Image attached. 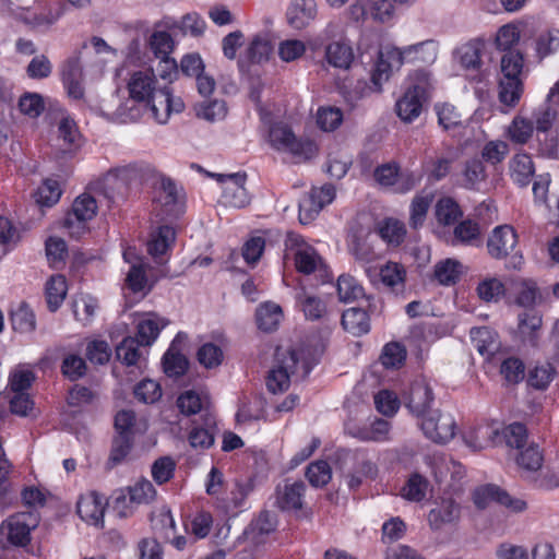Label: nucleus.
<instances>
[{
	"mask_svg": "<svg viewBox=\"0 0 559 559\" xmlns=\"http://www.w3.org/2000/svg\"><path fill=\"white\" fill-rule=\"evenodd\" d=\"M130 100L121 104L110 114L111 119L119 123L136 121L143 115V107L155 97L162 88L152 69L134 71L128 81Z\"/></svg>",
	"mask_w": 559,
	"mask_h": 559,
	"instance_id": "nucleus-1",
	"label": "nucleus"
},
{
	"mask_svg": "<svg viewBox=\"0 0 559 559\" xmlns=\"http://www.w3.org/2000/svg\"><path fill=\"white\" fill-rule=\"evenodd\" d=\"M419 49H427V56L423 58L424 61L433 62L436 60L437 45L433 40H425L402 49L397 47H390L384 51H380L378 60L371 72L373 90L380 92L383 83L389 81L392 71L394 69H400L407 59V56L412 51H418Z\"/></svg>",
	"mask_w": 559,
	"mask_h": 559,
	"instance_id": "nucleus-2",
	"label": "nucleus"
},
{
	"mask_svg": "<svg viewBox=\"0 0 559 559\" xmlns=\"http://www.w3.org/2000/svg\"><path fill=\"white\" fill-rule=\"evenodd\" d=\"M156 176L152 165L135 162L110 169L104 177V185L112 193L124 197L130 190L140 188Z\"/></svg>",
	"mask_w": 559,
	"mask_h": 559,
	"instance_id": "nucleus-3",
	"label": "nucleus"
},
{
	"mask_svg": "<svg viewBox=\"0 0 559 559\" xmlns=\"http://www.w3.org/2000/svg\"><path fill=\"white\" fill-rule=\"evenodd\" d=\"M97 210V202L93 195H78L60 223L62 234L68 235L71 240H80L88 231L87 224L96 216Z\"/></svg>",
	"mask_w": 559,
	"mask_h": 559,
	"instance_id": "nucleus-4",
	"label": "nucleus"
},
{
	"mask_svg": "<svg viewBox=\"0 0 559 559\" xmlns=\"http://www.w3.org/2000/svg\"><path fill=\"white\" fill-rule=\"evenodd\" d=\"M299 355L296 350H281L275 354V365L266 378V386L272 393L288 389L290 377L298 371Z\"/></svg>",
	"mask_w": 559,
	"mask_h": 559,
	"instance_id": "nucleus-5",
	"label": "nucleus"
},
{
	"mask_svg": "<svg viewBox=\"0 0 559 559\" xmlns=\"http://www.w3.org/2000/svg\"><path fill=\"white\" fill-rule=\"evenodd\" d=\"M136 247H127L122 255L127 263L130 264V270L126 276V288L132 294L146 296L152 286L148 285L146 271L151 270L146 259L136 254Z\"/></svg>",
	"mask_w": 559,
	"mask_h": 559,
	"instance_id": "nucleus-6",
	"label": "nucleus"
},
{
	"mask_svg": "<svg viewBox=\"0 0 559 559\" xmlns=\"http://www.w3.org/2000/svg\"><path fill=\"white\" fill-rule=\"evenodd\" d=\"M39 524L36 512H20L9 516L0 526L7 531L8 542L14 546L24 547L31 542V532Z\"/></svg>",
	"mask_w": 559,
	"mask_h": 559,
	"instance_id": "nucleus-7",
	"label": "nucleus"
},
{
	"mask_svg": "<svg viewBox=\"0 0 559 559\" xmlns=\"http://www.w3.org/2000/svg\"><path fill=\"white\" fill-rule=\"evenodd\" d=\"M207 176L216 178L222 183V201L225 205L241 209L250 203V197L245 188L247 175L245 173H235L229 175L211 174Z\"/></svg>",
	"mask_w": 559,
	"mask_h": 559,
	"instance_id": "nucleus-8",
	"label": "nucleus"
},
{
	"mask_svg": "<svg viewBox=\"0 0 559 559\" xmlns=\"http://www.w3.org/2000/svg\"><path fill=\"white\" fill-rule=\"evenodd\" d=\"M156 201L169 216L179 217L186 211L183 188L163 175L159 176V186L156 188Z\"/></svg>",
	"mask_w": 559,
	"mask_h": 559,
	"instance_id": "nucleus-9",
	"label": "nucleus"
},
{
	"mask_svg": "<svg viewBox=\"0 0 559 559\" xmlns=\"http://www.w3.org/2000/svg\"><path fill=\"white\" fill-rule=\"evenodd\" d=\"M420 427L428 439L436 443L444 444L454 438L456 423L450 413L436 411L423 418Z\"/></svg>",
	"mask_w": 559,
	"mask_h": 559,
	"instance_id": "nucleus-10",
	"label": "nucleus"
},
{
	"mask_svg": "<svg viewBox=\"0 0 559 559\" xmlns=\"http://www.w3.org/2000/svg\"><path fill=\"white\" fill-rule=\"evenodd\" d=\"M335 198V189L331 185L313 188L299 201V222L304 225L311 223Z\"/></svg>",
	"mask_w": 559,
	"mask_h": 559,
	"instance_id": "nucleus-11",
	"label": "nucleus"
},
{
	"mask_svg": "<svg viewBox=\"0 0 559 559\" xmlns=\"http://www.w3.org/2000/svg\"><path fill=\"white\" fill-rule=\"evenodd\" d=\"M155 495L156 490L153 484L147 479H141L129 487L128 493L121 491L115 498L114 509L119 516L126 518L132 513V506H129L128 502L130 504L147 503L154 499Z\"/></svg>",
	"mask_w": 559,
	"mask_h": 559,
	"instance_id": "nucleus-12",
	"label": "nucleus"
},
{
	"mask_svg": "<svg viewBox=\"0 0 559 559\" xmlns=\"http://www.w3.org/2000/svg\"><path fill=\"white\" fill-rule=\"evenodd\" d=\"M269 142L277 151L288 152L295 156H304L312 151L310 142L298 140L292 129L284 123H274L269 130Z\"/></svg>",
	"mask_w": 559,
	"mask_h": 559,
	"instance_id": "nucleus-13",
	"label": "nucleus"
},
{
	"mask_svg": "<svg viewBox=\"0 0 559 559\" xmlns=\"http://www.w3.org/2000/svg\"><path fill=\"white\" fill-rule=\"evenodd\" d=\"M183 109V100L173 96L167 85H163L152 102L143 107V112L148 114L156 122L163 124L168 121L173 112L179 114Z\"/></svg>",
	"mask_w": 559,
	"mask_h": 559,
	"instance_id": "nucleus-14",
	"label": "nucleus"
},
{
	"mask_svg": "<svg viewBox=\"0 0 559 559\" xmlns=\"http://www.w3.org/2000/svg\"><path fill=\"white\" fill-rule=\"evenodd\" d=\"M473 499L480 509L486 508L491 501H496L513 512H522L527 507L524 500L511 497L495 485H487L476 489Z\"/></svg>",
	"mask_w": 559,
	"mask_h": 559,
	"instance_id": "nucleus-15",
	"label": "nucleus"
},
{
	"mask_svg": "<svg viewBox=\"0 0 559 559\" xmlns=\"http://www.w3.org/2000/svg\"><path fill=\"white\" fill-rule=\"evenodd\" d=\"M406 406L416 416H424L435 400L432 388L425 379H417L406 394Z\"/></svg>",
	"mask_w": 559,
	"mask_h": 559,
	"instance_id": "nucleus-16",
	"label": "nucleus"
},
{
	"mask_svg": "<svg viewBox=\"0 0 559 559\" xmlns=\"http://www.w3.org/2000/svg\"><path fill=\"white\" fill-rule=\"evenodd\" d=\"M305 245V240L297 234L278 228L255 229L250 233L243 245Z\"/></svg>",
	"mask_w": 559,
	"mask_h": 559,
	"instance_id": "nucleus-17",
	"label": "nucleus"
},
{
	"mask_svg": "<svg viewBox=\"0 0 559 559\" xmlns=\"http://www.w3.org/2000/svg\"><path fill=\"white\" fill-rule=\"evenodd\" d=\"M425 90L420 85H413L396 102V114L404 122H412L419 117L423 109Z\"/></svg>",
	"mask_w": 559,
	"mask_h": 559,
	"instance_id": "nucleus-18",
	"label": "nucleus"
},
{
	"mask_svg": "<svg viewBox=\"0 0 559 559\" xmlns=\"http://www.w3.org/2000/svg\"><path fill=\"white\" fill-rule=\"evenodd\" d=\"M461 508L452 499H443L428 513V523L431 530L438 531L445 525L454 524L460 520Z\"/></svg>",
	"mask_w": 559,
	"mask_h": 559,
	"instance_id": "nucleus-19",
	"label": "nucleus"
},
{
	"mask_svg": "<svg viewBox=\"0 0 559 559\" xmlns=\"http://www.w3.org/2000/svg\"><path fill=\"white\" fill-rule=\"evenodd\" d=\"M76 511L83 521L98 525L104 518V498L95 491L83 495L78 501Z\"/></svg>",
	"mask_w": 559,
	"mask_h": 559,
	"instance_id": "nucleus-20",
	"label": "nucleus"
},
{
	"mask_svg": "<svg viewBox=\"0 0 559 559\" xmlns=\"http://www.w3.org/2000/svg\"><path fill=\"white\" fill-rule=\"evenodd\" d=\"M316 16V0H292L287 11V19L294 28L301 29L306 27Z\"/></svg>",
	"mask_w": 559,
	"mask_h": 559,
	"instance_id": "nucleus-21",
	"label": "nucleus"
},
{
	"mask_svg": "<svg viewBox=\"0 0 559 559\" xmlns=\"http://www.w3.org/2000/svg\"><path fill=\"white\" fill-rule=\"evenodd\" d=\"M305 484L296 481L278 486L276 489L275 504L284 511L300 510L302 507V497Z\"/></svg>",
	"mask_w": 559,
	"mask_h": 559,
	"instance_id": "nucleus-22",
	"label": "nucleus"
},
{
	"mask_svg": "<svg viewBox=\"0 0 559 559\" xmlns=\"http://www.w3.org/2000/svg\"><path fill=\"white\" fill-rule=\"evenodd\" d=\"M485 44L480 39H473L459 46L454 56L460 64L466 70L478 71L481 68V56Z\"/></svg>",
	"mask_w": 559,
	"mask_h": 559,
	"instance_id": "nucleus-23",
	"label": "nucleus"
},
{
	"mask_svg": "<svg viewBox=\"0 0 559 559\" xmlns=\"http://www.w3.org/2000/svg\"><path fill=\"white\" fill-rule=\"evenodd\" d=\"M296 301L308 320L317 321L323 319L328 313L324 300L307 292L302 285L299 286L296 293Z\"/></svg>",
	"mask_w": 559,
	"mask_h": 559,
	"instance_id": "nucleus-24",
	"label": "nucleus"
},
{
	"mask_svg": "<svg viewBox=\"0 0 559 559\" xmlns=\"http://www.w3.org/2000/svg\"><path fill=\"white\" fill-rule=\"evenodd\" d=\"M509 168L512 180L520 187L528 186L535 173L532 157L525 153L515 154Z\"/></svg>",
	"mask_w": 559,
	"mask_h": 559,
	"instance_id": "nucleus-25",
	"label": "nucleus"
},
{
	"mask_svg": "<svg viewBox=\"0 0 559 559\" xmlns=\"http://www.w3.org/2000/svg\"><path fill=\"white\" fill-rule=\"evenodd\" d=\"M168 324V320L150 313L138 324V338L142 346H150L157 338L159 332Z\"/></svg>",
	"mask_w": 559,
	"mask_h": 559,
	"instance_id": "nucleus-26",
	"label": "nucleus"
},
{
	"mask_svg": "<svg viewBox=\"0 0 559 559\" xmlns=\"http://www.w3.org/2000/svg\"><path fill=\"white\" fill-rule=\"evenodd\" d=\"M325 59L332 67L346 70L354 60V51L346 40H335L326 46Z\"/></svg>",
	"mask_w": 559,
	"mask_h": 559,
	"instance_id": "nucleus-27",
	"label": "nucleus"
},
{
	"mask_svg": "<svg viewBox=\"0 0 559 559\" xmlns=\"http://www.w3.org/2000/svg\"><path fill=\"white\" fill-rule=\"evenodd\" d=\"M464 273V265L455 259L447 258L435 265L433 276L443 286L456 284Z\"/></svg>",
	"mask_w": 559,
	"mask_h": 559,
	"instance_id": "nucleus-28",
	"label": "nucleus"
},
{
	"mask_svg": "<svg viewBox=\"0 0 559 559\" xmlns=\"http://www.w3.org/2000/svg\"><path fill=\"white\" fill-rule=\"evenodd\" d=\"M295 264L297 270L304 274L321 272L323 275L328 272L326 265L313 247H306L297 251L295 254Z\"/></svg>",
	"mask_w": 559,
	"mask_h": 559,
	"instance_id": "nucleus-29",
	"label": "nucleus"
},
{
	"mask_svg": "<svg viewBox=\"0 0 559 559\" xmlns=\"http://www.w3.org/2000/svg\"><path fill=\"white\" fill-rule=\"evenodd\" d=\"M342 325L350 334L360 336L370 330L369 316L360 308H349L342 316Z\"/></svg>",
	"mask_w": 559,
	"mask_h": 559,
	"instance_id": "nucleus-30",
	"label": "nucleus"
},
{
	"mask_svg": "<svg viewBox=\"0 0 559 559\" xmlns=\"http://www.w3.org/2000/svg\"><path fill=\"white\" fill-rule=\"evenodd\" d=\"M68 292L66 277L61 274L52 275L45 285V296L48 309L56 311L63 302Z\"/></svg>",
	"mask_w": 559,
	"mask_h": 559,
	"instance_id": "nucleus-31",
	"label": "nucleus"
},
{
	"mask_svg": "<svg viewBox=\"0 0 559 559\" xmlns=\"http://www.w3.org/2000/svg\"><path fill=\"white\" fill-rule=\"evenodd\" d=\"M377 465L366 456L357 457L353 471L347 475V485L350 489L359 488L366 479L377 476Z\"/></svg>",
	"mask_w": 559,
	"mask_h": 559,
	"instance_id": "nucleus-32",
	"label": "nucleus"
},
{
	"mask_svg": "<svg viewBox=\"0 0 559 559\" xmlns=\"http://www.w3.org/2000/svg\"><path fill=\"white\" fill-rule=\"evenodd\" d=\"M523 94V82L521 78H500L499 102L508 107H515Z\"/></svg>",
	"mask_w": 559,
	"mask_h": 559,
	"instance_id": "nucleus-33",
	"label": "nucleus"
},
{
	"mask_svg": "<svg viewBox=\"0 0 559 559\" xmlns=\"http://www.w3.org/2000/svg\"><path fill=\"white\" fill-rule=\"evenodd\" d=\"M471 341L480 355H492L499 348L497 333L487 326L473 328Z\"/></svg>",
	"mask_w": 559,
	"mask_h": 559,
	"instance_id": "nucleus-34",
	"label": "nucleus"
},
{
	"mask_svg": "<svg viewBox=\"0 0 559 559\" xmlns=\"http://www.w3.org/2000/svg\"><path fill=\"white\" fill-rule=\"evenodd\" d=\"M272 51V46L270 40L264 35H254L250 43L248 44L243 58L249 63H262L269 60L270 53Z\"/></svg>",
	"mask_w": 559,
	"mask_h": 559,
	"instance_id": "nucleus-35",
	"label": "nucleus"
},
{
	"mask_svg": "<svg viewBox=\"0 0 559 559\" xmlns=\"http://www.w3.org/2000/svg\"><path fill=\"white\" fill-rule=\"evenodd\" d=\"M188 365V359L179 353L176 341H174L163 357L164 372L168 377L178 378L187 371Z\"/></svg>",
	"mask_w": 559,
	"mask_h": 559,
	"instance_id": "nucleus-36",
	"label": "nucleus"
},
{
	"mask_svg": "<svg viewBox=\"0 0 559 559\" xmlns=\"http://www.w3.org/2000/svg\"><path fill=\"white\" fill-rule=\"evenodd\" d=\"M380 238L389 245H401L406 236V227L396 218H385L378 224Z\"/></svg>",
	"mask_w": 559,
	"mask_h": 559,
	"instance_id": "nucleus-37",
	"label": "nucleus"
},
{
	"mask_svg": "<svg viewBox=\"0 0 559 559\" xmlns=\"http://www.w3.org/2000/svg\"><path fill=\"white\" fill-rule=\"evenodd\" d=\"M435 215L439 224L449 226L456 223L463 216V212L452 198L444 197L438 200L435 206Z\"/></svg>",
	"mask_w": 559,
	"mask_h": 559,
	"instance_id": "nucleus-38",
	"label": "nucleus"
},
{
	"mask_svg": "<svg viewBox=\"0 0 559 559\" xmlns=\"http://www.w3.org/2000/svg\"><path fill=\"white\" fill-rule=\"evenodd\" d=\"M11 324L13 330L20 333H32L35 331V314L27 304L22 302L11 311Z\"/></svg>",
	"mask_w": 559,
	"mask_h": 559,
	"instance_id": "nucleus-39",
	"label": "nucleus"
},
{
	"mask_svg": "<svg viewBox=\"0 0 559 559\" xmlns=\"http://www.w3.org/2000/svg\"><path fill=\"white\" fill-rule=\"evenodd\" d=\"M542 317L533 309L523 311L519 314L518 330L523 340L535 344L536 332L542 326Z\"/></svg>",
	"mask_w": 559,
	"mask_h": 559,
	"instance_id": "nucleus-40",
	"label": "nucleus"
},
{
	"mask_svg": "<svg viewBox=\"0 0 559 559\" xmlns=\"http://www.w3.org/2000/svg\"><path fill=\"white\" fill-rule=\"evenodd\" d=\"M282 319V309L278 305L266 302L257 310V323L259 329L271 332L275 330Z\"/></svg>",
	"mask_w": 559,
	"mask_h": 559,
	"instance_id": "nucleus-41",
	"label": "nucleus"
},
{
	"mask_svg": "<svg viewBox=\"0 0 559 559\" xmlns=\"http://www.w3.org/2000/svg\"><path fill=\"white\" fill-rule=\"evenodd\" d=\"M428 480L419 474H413L401 489V496L413 502H419L425 499L428 491Z\"/></svg>",
	"mask_w": 559,
	"mask_h": 559,
	"instance_id": "nucleus-42",
	"label": "nucleus"
},
{
	"mask_svg": "<svg viewBox=\"0 0 559 559\" xmlns=\"http://www.w3.org/2000/svg\"><path fill=\"white\" fill-rule=\"evenodd\" d=\"M523 68L524 57L519 50H508L501 56V78H521Z\"/></svg>",
	"mask_w": 559,
	"mask_h": 559,
	"instance_id": "nucleus-43",
	"label": "nucleus"
},
{
	"mask_svg": "<svg viewBox=\"0 0 559 559\" xmlns=\"http://www.w3.org/2000/svg\"><path fill=\"white\" fill-rule=\"evenodd\" d=\"M510 152L509 144L501 140H491L484 144L480 150L483 163L496 166L502 163Z\"/></svg>",
	"mask_w": 559,
	"mask_h": 559,
	"instance_id": "nucleus-44",
	"label": "nucleus"
},
{
	"mask_svg": "<svg viewBox=\"0 0 559 559\" xmlns=\"http://www.w3.org/2000/svg\"><path fill=\"white\" fill-rule=\"evenodd\" d=\"M464 187L467 189H478L481 182L487 179L486 167L481 159L472 158L465 163L464 171Z\"/></svg>",
	"mask_w": 559,
	"mask_h": 559,
	"instance_id": "nucleus-45",
	"label": "nucleus"
},
{
	"mask_svg": "<svg viewBox=\"0 0 559 559\" xmlns=\"http://www.w3.org/2000/svg\"><path fill=\"white\" fill-rule=\"evenodd\" d=\"M504 285L497 277H486L476 287L477 296L485 302H497L504 295Z\"/></svg>",
	"mask_w": 559,
	"mask_h": 559,
	"instance_id": "nucleus-46",
	"label": "nucleus"
},
{
	"mask_svg": "<svg viewBox=\"0 0 559 559\" xmlns=\"http://www.w3.org/2000/svg\"><path fill=\"white\" fill-rule=\"evenodd\" d=\"M142 346L138 338L134 337H126L122 342L116 347V356L127 366H135L142 357V350L140 349Z\"/></svg>",
	"mask_w": 559,
	"mask_h": 559,
	"instance_id": "nucleus-47",
	"label": "nucleus"
},
{
	"mask_svg": "<svg viewBox=\"0 0 559 559\" xmlns=\"http://www.w3.org/2000/svg\"><path fill=\"white\" fill-rule=\"evenodd\" d=\"M337 293L341 301L349 302L364 296V288L355 277L342 274L337 280Z\"/></svg>",
	"mask_w": 559,
	"mask_h": 559,
	"instance_id": "nucleus-48",
	"label": "nucleus"
},
{
	"mask_svg": "<svg viewBox=\"0 0 559 559\" xmlns=\"http://www.w3.org/2000/svg\"><path fill=\"white\" fill-rule=\"evenodd\" d=\"M115 429L117 435L133 438L136 433L142 432L136 421L135 413L131 409H122L116 414Z\"/></svg>",
	"mask_w": 559,
	"mask_h": 559,
	"instance_id": "nucleus-49",
	"label": "nucleus"
},
{
	"mask_svg": "<svg viewBox=\"0 0 559 559\" xmlns=\"http://www.w3.org/2000/svg\"><path fill=\"white\" fill-rule=\"evenodd\" d=\"M544 462V455L537 444H530L527 448L520 451L516 463L526 472L538 471Z\"/></svg>",
	"mask_w": 559,
	"mask_h": 559,
	"instance_id": "nucleus-50",
	"label": "nucleus"
},
{
	"mask_svg": "<svg viewBox=\"0 0 559 559\" xmlns=\"http://www.w3.org/2000/svg\"><path fill=\"white\" fill-rule=\"evenodd\" d=\"M62 194L60 183L51 178H47L38 187L35 197L36 202L40 205L52 206L56 204Z\"/></svg>",
	"mask_w": 559,
	"mask_h": 559,
	"instance_id": "nucleus-51",
	"label": "nucleus"
},
{
	"mask_svg": "<svg viewBox=\"0 0 559 559\" xmlns=\"http://www.w3.org/2000/svg\"><path fill=\"white\" fill-rule=\"evenodd\" d=\"M148 46L156 58H165L171 53L175 41L165 31H155L148 39Z\"/></svg>",
	"mask_w": 559,
	"mask_h": 559,
	"instance_id": "nucleus-52",
	"label": "nucleus"
},
{
	"mask_svg": "<svg viewBox=\"0 0 559 559\" xmlns=\"http://www.w3.org/2000/svg\"><path fill=\"white\" fill-rule=\"evenodd\" d=\"M405 359L406 349L397 342L388 343L380 356V360L385 368H399L404 364Z\"/></svg>",
	"mask_w": 559,
	"mask_h": 559,
	"instance_id": "nucleus-53",
	"label": "nucleus"
},
{
	"mask_svg": "<svg viewBox=\"0 0 559 559\" xmlns=\"http://www.w3.org/2000/svg\"><path fill=\"white\" fill-rule=\"evenodd\" d=\"M534 131L533 122L522 117H515L508 128V135L512 142L525 144Z\"/></svg>",
	"mask_w": 559,
	"mask_h": 559,
	"instance_id": "nucleus-54",
	"label": "nucleus"
},
{
	"mask_svg": "<svg viewBox=\"0 0 559 559\" xmlns=\"http://www.w3.org/2000/svg\"><path fill=\"white\" fill-rule=\"evenodd\" d=\"M381 281L388 287L394 289L397 287H403L406 271L403 265L396 262H389L380 270Z\"/></svg>",
	"mask_w": 559,
	"mask_h": 559,
	"instance_id": "nucleus-55",
	"label": "nucleus"
},
{
	"mask_svg": "<svg viewBox=\"0 0 559 559\" xmlns=\"http://www.w3.org/2000/svg\"><path fill=\"white\" fill-rule=\"evenodd\" d=\"M189 442L195 449H207L214 443V420H206V428L194 427L189 433Z\"/></svg>",
	"mask_w": 559,
	"mask_h": 559,
	"instance_id": "nucleus-56",
	"label": "nucleus"
},
{
	"mask_svg": "<svg viewBox=\"0 0 559 559\" xmlns=\"http://www.w3.org/2000/svg\"><path fill=\"white\" fill-rule=\"evenodd\" d=\"M489 254L495 259H504L506 267L520 269L524 262L523 253L519 247H488Z\"/></svg>",
	"mask_w": 559,
	"mask_h": 559,
	"instance_id": "nucleus-57",
	"label": "nucleus"
},
{
	"mask_svg": "<svg viewBox=\"0 0 559 559\" xmlns=\"http://www.w3.org/2000/svg\"><path fill=\"white\" fill-rule=\"evenodd\" d=\"M197 116L206 121L214 122L222 120L227 114V107L224 100L203 102L195 107Z\"/></svg>",
	"mask_w": 559,
	"mask_h": 559,
	"instance_id": "nucleus-58",
	"label": "nucleus"
},
{
	"mask_svg": "<svg viewBox=\"0 0 559 559\" xmlns=\"http://www.w3.org/2000/svg\"><path fill=\"white\" fill-rule=\"evenodd\" d=\"M455 155L449 153L448 155L437 156L428 163V176L435 181L442 180L445 178L452 168V164L455 162Z\"/></svg>",
	"mask_w": 559,
	"mask_h": 559,
	"instance_id": "nucleus-59",
	"label": "nucleus"
},
{
	"mask_svg": "<svg viewBox=\"0 0 559 559\" xmlns=\"http://www.w3.org/2000/svg\"><path fill=\"white\" fill-rule=\"evenodd\" d=\"M432 202L431 194H419L416 195L411 204V217L409 222L414 228L421 226L426 219L428 210Z\"/></svg>",
	"mask_w": 559,
	"mask_h": 559,
	"instance_id": "nucleus-60",
	"label": "nucleus"
},
{
	"mask_svg": "<svg viewBox=\"0 0 559 559\" xmlns=\"http://www.w3.org/2000/svg\"><path fill=\"white\" fill-rule=\"evenodd\" d=\"M427 463L429 464L437 481H442V479L447 477L450 472V465L453 468H461L460 463L453 461L443 453H433L427 457Z\"/></svg>",
	"mask_w": 559,
	"mask_h": 559,
	"instance_id": "nucleus-61",
	"label": "nucleus"
},
{
	"mask_svg": "<svg viewBox=\"0 0 559 559\" xmlns=\"http://www.w3.org/2000/svg\"><path fill=\"white\" fill-rule=\"evenodd\" d=\"M306 476L313 487H323L331 480V467L325 461H317L308 466Z\"/></svg>",
	"mask_w": 559,
	"mask_h": 559,
	"instance_id": "nucleus-62",
	"label": "nucleus"
},
{
	"mask_svg": "<svg viewBox=\"0 0 559 559\" xmlns=\"http://www.w3.org/2000/svg\"><path fill=\"white\" fill-rule=\"evenodd\" d=\"M555 376V368L550 364H543L534 367L528 372L527 382L535 389L544 390L552 381Z\"/></svg>",
	"mask_w": 559,
	"mask_h": 559,
	"instance_id": "nucleus-63",
	"label": "nucleus"
},
{
	"mask_svg": "<svg viewBox=\"0 0 559 559\" xmlns=\"http://www.w3.org/2000/svg\"><path fill=\"white\" fill-rule=\"evenodd\" d=\"M536 53L543 59L559 49V29H550L538 35Z\"/></svg>",
	"mask_w": 559,
	"mask_h": 559,
	"instance_id": "nucleus-64",
	"label": "nucleus"
}]
</instances>
